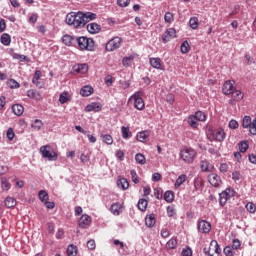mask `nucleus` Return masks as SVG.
I'll list each match as a JSON object with an SVG mask.
<instances>
[{
  "mask_svg": "<svg viewBox=\"0 0 256 256\" xmlns=\"http://www.w3.org/2000/svg\"><path fill=\"white\" fill-rule=\"evenodd\" d=\"M67 25H72L76 29H81L85 25V19L83 18V12H70L66 15Z\"/></svg>",
  "mask_w": 256,
  "mask_h": 256,
  "instance_id": "obj_1",
  "label": "nucleus"
},
{
  "mask_svg": "<svg viewBox=\"0 0 256 256\" xmlns=\"http://www.w3.org/2000/svg\"><path fill=\"white\" fill-rule=\"evenodd\" d=\"M76 43H78L80 51H93L95 49V41L92 38L81 36L76 38Z\"/></svg>",
  "mask_w": 256,
  "mask_h": 256,
  "instance_id": "obj_2",
  "label": "nucleus"
},
{
  "mask_svg": "<svg viewBox=\"0 0 256 256\" xmlns=\"http://www.w3.org/2000/svg\"><path fill=\"white\" fill-rule=\"evenodd\" d=\"M195 157H197V152L193 148L184 147L180 151V159H182L184 163H193V161H195Z\"/></svg>",
  "mask_w": 256,
  "mask_h": 256,
  "instance_id": "obj_3",
  "label": "nucleus"
},
{
  "mask_svg": "<svg viewBox=\"0 0 256 256\" xmlns=\"http://www.w3.org/2000/svg\"><path fill=\"white\" fill-rule=\"evenodd\" d=\"M207 137L210 141H218L223 143L225 141V130L223 128L209 129L207 132Z\"/></svg>",
  "mask_w": 256,
  "mask_h": 256,
  "instance_id": "obj_4",
  "label": "nucleus"
},
{
  "mask_svg": "<svg viewBox=\"0 0 256 256\" xmlns=\"http://www.w3.org/2000/svg\"><path fill=\"white\" fill-rule=\"evenodd\" d=\"M40 153L44 159L48 161H57V152L53 151L50 145L40 147Z\"/></svg>",
  "mask_w": 256,
  "mask_h": 256,
  "instance_id": "obj_5",
  "label": "nucleus"
},
{
  "mask_svg": "<svg viewBox=\"0 0 256 256\" xmlns=\"http://www.w3.org/2000/svg\"><path fill=\"white\" fill-rule=\"evenodd\" d=\"M242 127L243 129H249L251 135H256V118L252 120L251 116H244L242 119Z\"/></svg>",
  "mask_w": 256,
  "mask_h": 256,
  "instance_id": "obj_6",
  "label": "nucleus"
},
{
  "mask_svg": "<svg viewBox=\"0 0 256 256\" xmlns=\"http://www.w3.org/2000/svg\"><path fill=\"white\" fill-rule=\"evenodd\" d=\"M141 95V92H135L129 99V101H133L134 107L138 111H143V109H145V101H143Z\"/></svg>",
  "mask_w": 256,
  "mask_h": 256,
  "instance_id": "obj_7",
  "label": "nucleus"
},
{
  "mask_svg": "<svg viewBox=\"0 0 256 256\" xmlns=\"http://www.w3.org/2000/svg\"><path fill=\"white\" fill-rule=\"evenodd\" d=\"M121 43H123V39L119 36H116L106 43L105 49L109 52L117 51V49L121 47Z\"/></svg>",
  "mask_w": 256,
  "mask_h": 256,
  "instance_id": "obj_8",
  "label": "nucleus"
},
{
  "mask_svg": "<svg viewBox=\"0 0 256 256\" xmlns=\"http://www.w3.org/2000/svg\"><path fill=\"white\" fill-rule=\"evenodd\" d=\"M230 95L231 99L229 100V105H237V103L245 97V94H243L241 90H237V88Z\"/></svg>",
  "mask_w": 256,
  "mask_h": 256,
  "instance_id": "obj_9",
  "label": "nucleus"
},
{
  "mask_svg": "<svg viewBox=\"0 0 256 256\" xmlns=\"http://www.w3.org/2000/svg\"><path fill=\"white\" fill-rule=\"evenodd\" d=\"M237 88H235V81L227 80L222 87V93L225 95H231Z\"/></svg>",
  "mask_w": 256,
  "mask_h": 256,
  "instance_id": "obj_10",
  "label": "nucleus"
},
{
  "mask_svg": "<svg viewBox=\"0 0 256 256\" xmlns=\"http://www.w3.org/2000/svg\"><path fill=\"white\" fill-rule=\"evenodd\" d=\"M174 37H177V31L175 30V28H169L162 35V41L163 43H169V41H171V39H174Z\"/></svg>",
  "mask_w": 256,
  "mask_h": 256,
  "instance_id": "obj_11",
  "label": "nucleus"
},
{
  "mask_svg": "<svg viewBox=\"0 0 256 256\" xmlns=\"http://www.w3.org/2000/svg\"><path fill=\"white\" fill-rule=\"evenodd\" d=\"M208 181L212 187H220L221 186V177L215 173H211L208 175Z\"/></svg>",
  "mask_w": 256,
  "mask_h": 256,
  "instance_id": "obj_12",
  "label": "nucleus"
},
{
  "mask_svg": "<svg viewBox=\"0 0 256 256\" xmlns=\"http://www.w3.org/2000/svg\"><path fill=\"white\" fill-rule=\"evenodd\" d=\"M78 225L82 229L89 227V225H91V217L87 214L82 215L78 221Z\"/></svg>",
  "mask_w": 256,
  "mask_h": 256,
  "instance_id": "obj_13",
  "label": "nucleus"
},
{
  "mask_svg": "<svg viewBox=\"0 0 256 256\" xmlns=\"http://www.w3.org/2000/svg\"><path fill=\"white\" fill-rule=\"evenodd\" d=\"M198 231L200 233H209V231H211V223H209L205 220H201L198 223Z\"/></svg>",
  "mask_w": 256,
  "mask_h": 256,
  "instance_id": "obj_14",
  "label": "nucleus"
},
{
  "mask_svg": "<svg viewBox=\"0 0 256 256\" xmlns=\"http://www.w3.org/2000/svg\"><path fill=\"white\" fill-rule=\"evenodd\" d=\"M62 43H64L66 47H73V45L77 43V38L66 34L62 36Z\"/></svg>",
  "mask_w": 256,
  "mask_h": 256,
  "instance_id": "obj_15",
  "label": "nucleus"
},
{
  "mask_svg": "<svg viewBox=\"0 0 256 256\" xmlns=\"http://www.w3.org/2000/svg\"><path fill=\"white\" fill-rule=\"evenodd\" d=\"M74 73H80L81 75H85L87 71H89V65L87 64H76L73 66Z\"/></svg>",
  "mask_w": 256,
  "mask_h": 256,
  "instance_id": "obj_16",
  "label": "nucleus"
},
{
  "mask_svg": "<svg viewBox=\"0 0 256 256\" xmlns=\"http://www.w3.org/2000/svg\"><path fill=\"white\" fill-rule=\"evenodd\" d=\"M110 211L113 215H121L123 213V203H114L110 207Z\"/></svg>",
  "mask_w": 256,
  "mask_h": 256,
  "instance_id": "obj_17",
  "label": "nucleus"
},
{
  "mask_svg": "<svg viewBox=\"0 0 256 256\" xmlns=\"http://www.w3.org/2000/svg\"><path fill=\"white\" fill-rule=\"evenodd\" d=\"M149 63L153 69L163 70V61H161V58H150Z\"/></svg>",
  "mask_w": 256,
  "mask_h": 256,
  "instance_id": "obj_18",
  "label": "nucleus"
},
{
  "mask_svg": "<svg viewBox=\"0 0 256 256\" xmlns=\"http://www.w3.org/2000/svg\"><path fill=\"white\" fill-rule=\"evenodd\" d=\"M87 31L91 33V35H95L101 31V25L97 23H90L87 25Z\"/></svg>",
  "mask_w": 256,
  "mask_h": 256,
  "instance_id": "obj_19",
  "label": "nucleus"
},
{
  "mask_svg": "<svg viewBox=\"0 0 256 256\" xmlns=\"http://www.w3.org/2000/svg\"><path fill=\"white\" fill-rule=\"evenodd\" d=\"M93 91H94L93 87L86 85L81 88L80 95H82V97H89V96L93 95Z\"/></svg>",
  "mask_w": 256,
  "mask_h": 256,
  "instance_id": "obj_20",
  "label": "nucleus"
},
{
  "mask_svg": "<svg viewBox=\"0 0 256 256\" xmlns=\"http://www.w3.org/2000/svg\"><path fill=\"white\" fill-rule=\"evenodd\" d=\"M83 19H84V24L87 25L89 21H95V19H97V14L93 12L83 13Z\"/></svg>",
  "mask_w": 256,
  "mask_h": 256,
  "instance_id": "obj_21",
  "label": "nucleus"
},
{
  "mask_svg": "<svg viewBox=\"0 0 256 256\" xmlns=\"http://www.w3.org/2000/svg\"><path fill=\"white\" fill-rule=\"evenodd\" d=\"M149 135L151 133L149 131H142L137 134V141H140V143H145L147 139H149Z\"/></svg>",
  "mask_w": 256,
  "mask_h": 256,
  "instance_id": "obj_22",
  "label": "nucleus"
},
{
  "mask_svg": "<svg viewBox=\"0 0 256 256\" xmlns=\"http://www.w3.org/2000/svg\"><path fill=\"white\" fill-rule=\"evenodd\" d=\"M12 111L14 115H17V117H21V115H23V112L25 111V108L23 107V105L15 104L12 106Z\"/></svg>",
  "mask_w": 256,
  "mask_h": 256,
  "instance_id": "obj_23",
  "label": "nucleus"
},
{
  "mask_svg": "<svg viewBox=\"0 0 256 256\" xmlns=\"http://www.w3.org/2000/svg\"><path fill=\"white\" fill-rule=\"evenodd\" d=\"M117 187L119 189H123V191H126V189H129V181L125 178H120L117 180Z\"/></svg>",
  "mask_w": 256,
  "mask_h": 256,
  "instance_id": "obj_24",
  "label": "nucleus"
},
{
  "mask_svg": "<svg viewBox=\"0 0 256 256\" xmlns=\"http://www.w3.org/2000/svg\"><path fill=\"white\" fill-rule=\"evenodd\" d=\"M68 101H71V94H69V92H62L59 97V103L65 105Z\"/></svg>",
  "mask_w": 256,
  "mask_h": 256,
  "instance_id": "obj_25",
  "label": "nucleus"
},
{
  "mask_svg": "<svg viewBox=\"0 0 256 256\" xmlns=\"http://www.w3.org/2000/svg\"><path fill=\"white\" fill-rule=\"evenodd\" d=\"M133 61H135V55H130L128 57H124L122 59V65L124 67H131L133 65Z\"/></svg>",
  "mask_w": 256,
  "mask_h": 256,
  "instance_id": "obj_26",
  "label": "nucleus"
},
{
  "mask_svg": "<svg viewBox=\"0 0 256 256\" xmlns=\"http://www.w3.org/2000/svg\"><path fill=\"white\" fill-rule=\"evenodd\" d=\"M145 223L147 227H154L156 220H155V214H149L145 218Z\"/></svg>",
  "mask_w": 256,
  "mask_h": 256,
  "instance_id": "obj_27",
  "label": "nucleus"
},
{
  "mask_svg": "<svg viewBox=\"0 0 256 256\" xmlns=\"http://www.w3.org/2000/svg\"><path fill=\"white\" fill-rule=\"evenodd\" d=\"M4 205L7 207V209H11L17 205V200L13 197H7L4 201Z\"/></svg>",
  "mask_w": 256,
  "mask_h": 256,
  "instance_id": "obj_28",
  "label": "nucleus"
},
{
  "mask_svg": "<svg viewBox=\"0 0 256 256\" xmlns=\"http://www.w3.org/2000/svg\"><path fill=\"white\" fill-rule=\"evenodd\" d=\"M185 181H187V175L181 174L174 184L175 188L179 189V187H181L185 183Z\"/></svg>",
  "mask_w": 256,
  "mask_h": 256,
  "instance_id": "obj_29",
  "label": "nucleus"
},
{
  "mask_svg": "<svg viewBox=\"0 0 256 256\" xmlns=\"http://www.w3.org/2000/svg\"><path fill=\"white\" fill-rule=\"evenodd\" d=\"M231 197V194L229 193H219V203L223 207L227 201H229V198Z\"/></svg>",
  "mask_w": 256,
  "mask_h": 256,
  "instance_id": "obj_30",
  "label": "nucleus"
},
{
  "mask_svg": "<svg viewBox=\"0 0 256 256\" xmlns=\"http://www.w3.org/2000/svg\"><path fill=\"white\" fill-rule=\"evenodd\" d=\"M85 111L91 113V111H101V105L97 103L89 104L86 106Z\"/></svg>",
  "mask_w": 256,
  "mask_h": 256,
  "instance_id": "obj_31",
  "label": "nucleus"
},
{
  "mask_svg": "<svg viewBox=\"0 0 256 256\" xmlns=\"http://www.w3.org/2000/svg\"><path fill=\"white\" fill-rule=\"evenodd\" d=\"M238 148L240 153H247V150L249 149V141L247 140L241 141L238 144Z\"/></svg>",
  "mask_w": 256,
  "mask_h": 256,
  "instance_id": "obj_32",
  "label": "nucleus"
},
{
  "mask_svg": "<svg viewBox=\"0 0 256 256\" xmlns=\"http://www.w3.org/2000/svg\"><path fill=\"white\" fill-rule=\"evenodd\" d=\"M200 167H201V170L204 171L205 173H207V172L211 171V169H213L211 167V164L207 160H202L200 162Z\"/></svg>",
  "mask_w": 256,
  "mask_h": 256,
  "instance_id": "obj_33",
  "label": "nucleus"
},
{
  "mask_svg": "<svg viewBox=\"0 0 256 256\" xmlns=\"http://www.w3.org/2000/svg\"><path fill=\"white\" fill-rule=\"evenodd\" d=\"M178 241L177 238L172 237L167 243H166V249H177Z\"/></svg>",
  "mask_w": 256,
  "mask_h": 256,
  "instance_id": "obj_34",
  "label": "nucleus"
},
{
  "mask_svg": "<svg viewBox=\"0 0 256 256\" xmlns=\"http://www.w3.org/2000/svg\"><path fill=\"white\" fill-rule=\"evenodd\" d=\"M100 137L106 145H113V136L109 134H101Z\"/></svg>",
  "mask_w": 256,
  "mask_h": 256,
  "instance_id": "obj_35",
  "label": "nucleus"
},
{
  "mask_svg": "<svg viewBox=\"0 0 256 256\" xmlns=\"http://www.w3.org/2000/svg\"><path fill=\"white\" fill-rule=\"evenodd\" d=\"M197 118L195 117V115H190L188 117V124L190 125V127H192V129H197L199 123H197Z\"/></svg>",
  "mask_w": 256,
  "mask_h": 256,
  "instance_id": "obj_36",
  "label": "nucleus"
},
{
  "mask_svg": "<svg viewBox=\"0 0 256 256\" xmlns=\"http://www.w3.org/2000/svg\"><path fill=\"white\" fill-rule=\"evenodd\" d=\"M1 187L3 191H9L11 189V183L6 177L1 178Z\"/></svg>",
  "mask_w": 256,
  "mask_h": 256,
  "instance_id": "obj_37",
  "label": "nucleus"
},
{
  "mask_svg": "<svg viewBox=\"0 0 256 256\" xmlns=\"http://www.w3.org/2000/svg\"><path fill=\"white\" fill-rule=\"evenodd\" d=\"M135 161L139 165H145V163H147V159L145 158V155H143L141 153H138L135 155Z\"/></svg>",
  "mask_w": 256,
  "mask_h": 256,
  "instance_id": "obj_38",
  "label": "nucleus"
},
{
  "mask_svg": "<svg viewBox=\"0 0 256 256\" xmlns=\"http://www.w3.org/2000/svg\"><path fill=\"white\" fill-rule=\"evenodd\" d=\"M0 41L2 43V45H11V36L7 33H4L1 38Z\"/></svg>",
  "mask_w": 256,
  "mask_h": 256,
  "instance_id": "obj_39",
  "label": "nucleus"
},
{
  "mask_svg": "<svg viewBox=\"0 0 256 256\" xmlns=\"http://www.w3.org/2000/svg\"><path fill=\"white\" fill-rule=\"evenodd\" d=\"M164 21L165 23H168L169 25H171V23L175 21V15H173V13L171 12H166L164 15Z\"/></svg>",
  "mask_w": 256,
  "mask_h": 256,
  "instance_id": "obj_40",
  "label": "nucleus"
},
{
  "mask_svg": "<svg viewBox=\"0 0 256 256\" xmlns=\"http://www.w3.org/2000/svg\"><path fill=\"white\" fill-rule=\"evenodd\" d=\"M66 253L68 256H77V246L73 244L69 245Z\"/></svg>",
  "mask_w": 256,
  "mask_h": 256,
  "instance_id": "obj_41",
  "label": "nucleus"
},
{
  "mask_svg": "<svg viewBox=\"0 0 256 256\" xmlns=\"http://www.w3.org/2000/svg\"><path fill=\"white\" fill-rule=\"evenodd\" d=\"M194 117L197 119V121H207V115L203 111H197L194 114Z\"/></svg>",
  "mask_w": 256,
  "mask_h": 256,
  "instance_id": "obj_42",
  "label": "nucleus"
},
{
  "mask_svg": "<svg viewBox=\"0 0 256 256\" xmlns=\"http://www.w3.org/2000/svg\"><path fill=\"white\" fill-rule=\"evenodd\" d=\"M7 85L10 89H19V87H21V84H19L15 79H9L7 81Z\"/></svg>",
  "mask_w": 256,
  "mask_h": 256,
  "instance_id": "obj_43",
  "label": "nucleus"
},
{
  "mask_svg": "<svg viewBox=\"0 0 256 256\" xmlns=\"http://www.w3.org/2000/svg\"><path fill=\"white\" fill-rule=\"evenodd\" d=\"M148 202L145 199H140L138 201V209L140 211H146L147 210Z\"/></svg>",
  "mask_w": 256,
  "mask_h": 256,
  "instance_id": "obj_44",
  "label": "nucleus"
},
{
  "mask_svg": "<svg viewBox=\"0 0 256 256\" xmlns=\"http://www.w3.org/2000/svg\"><path fill=\"white\" fill-rule=\"evenodd\" d=\"M191 47L189 46V42L184 41L180 46L181 53H189Z\"/></svg>",
  "mask_w": 256,
  "mask_h": 256,
  "instance_id": "obj_45",
  "label": "nucleus"
},
{
  "mask_svg": "<svg viewBox=\"0 0 256 256\" xmlns=\"http://www.w3.org/2000/svg\"><path fill=\"white\" fill-rule=\"evenodd\" d=\"M191 29H197L199 27V19L197 17H192L189 21Z\"/></svg>",
  "mask_w": 256,
  "mask_h": 256,
  "instance_id": "obj_46",
  "label": "nucleus"
},
{
  "mask_svg": "<svg viewBox=\"0 0 256 256\" xmlns=\"http://www.w3.org/2000/svg\"><path fill=\"white\" fill-rule=\"evenodd\" d=\"M39 79H41V70H36L32 79V83H34V85H39Z\"/></svg>",
  "mask_w": 256,
  "mask_h": 256,
  "instance_id": "obj_47",
  "label": "nucleus"
},
{
  "mask_svg": "<svg viewBox=\"0 0 256 256\" xmlns=\"http://www.w3.org/2000/svg\"><path fill=\"white\" fill-rule=\"evenodd\" d=\"M43 127V121L36 119L34 120V123L32 124V129H35V131H39Z\"/></svg>",
  "mask_w": 256,
  "mask_h": 256,
  "instance_id": "obj_48",
  "label": "nucleus"
},
{
  "mask_svg": "<svg viewBox=\"0 0 256 256\" xmlns=\"http://www.w3.org/2000/svg\"><path fill=\"white\" fill-rule=\"evenodd\" d=\"M121 131L123 139H129V137H131V132L128 127L122 126Z\"/></svg>",
  "mask_w": 256,
  "mask_h": 256,
  "instance_id": "obj_49",
  "label": "nucleus"
},
{
  "mask_svg": "<svg viewBox=\"0 0 256 256\" xmlns=\"http://www.w3.org/2000/svg\"><path fill=\"white\" fill-rule=\"evenodd\" d=\"M164 199L167 203H173L175 201L174 193H164Z\"/></svg>",
  "mask_w": 256,
  "mask_h": 256,
  "instance_id": "obj_50",
  "label": "nucleus"
},
{
  "mask_svg": "<svg viewBox=\"0 0 256 256\" xmlns=\"http://www.w3.org/2000/svg\"><path fill=\"white\" fill-rule=\"evenodd\" d=\"M6 137L7 139H9V141H13V139H15V131L13 130V128H9L7 130Z\"/></svg>",
  "mask_w": 256,
  "mask_h": 256,
  "instance_id": "obj_51",
  "label": "nucleus"
},
{
  "mask_svg": "<svg viewBox=\"0 0 256 256\" xmlns=\"http://www.w3.org/2000/svg\"><path fill=\"white\" fill-rule=\"evenodd\" d=\"M38 197L42 203H47L49 201V194L48 193H38Z\"/></svg>",
  "mask_w": 256,
  "mask_h": 256,
  "instance_id": "obj_52",
  "label": "nucleus"
},
{
  "mask_svg": "<svg viewBox=\"0 0 256 256\" xmlns=\"http://www.w3.org/2000/svg\"><path fill=\"white\" fill-rule=\"evenodd\" d=\"M104 83H105V85H107V87H111L113 85V76L107 75L104 78Z\"/></svg>",
  "mask_w": 256,
  "mask_h": 256,
  "instance_id": "obj_53",
  "label": "nucleus"
},
{
  "mask_svg": "<svg viewBox=\"0 0 256 256\" xmlns=\"http://www.w3.org/2000/svg\"><path fill=\"white\" fill-rule=\"evenodd\" d=\"M246 209H247V211H249V213H255L256 206L253 204V202H248L246 204Z\"/></svg>",
  "mask_w": 256,
  "mask_h": 256,
  "instance_id": "obj_54",
  "label": "nucleus"
},
{
  "mask_svg": "<svg viewBox=\"0 0 256 256\" xmlns=\"http://www.w3.org/2000/svg\"><path fill=\"white\" fill-rule=\"evenodd\" d=\"M241 247V241L239 239H234L232 241V249H234V251H237V249H239Z\"/></svg>",
  "mask_w": 256,
  "mask_h": 256,
  "instance_id": "obj_55",
  "label": "nucleus"
},
{
  "mask_svg": "<svg viewBox=\"0 0 256 256\" xmlns=\"http://www.w3.org/2000/svg\"><path fill=\"white\" fill-rule=\"evenodd\" d=\"M167 215H168V217H175V215H176L175 207L168 206L167 207Z\"/></svg>",
  "mask_w": 256,
  "mask_h": 256,
  "instance_id": "obj_56",
  "label": "nucleus"
},
{
  "mask_svg": "<svg viewBox=\"0 0 256 256\" xmlns=\"http://www.w3.org/2000/svg\"><path fill=\"white\" fill-rule=\"evenodd\" d=\"M181 255L182 256H193V250H191L189 247H186L182 250Z\"/></svg>",
  "mask_w": 256,
  "mask_h": 256,
  "instance_id": "obj_57",
  "label": "nucleus"
},
{
  "mask_svg": "<svg viewBox=\"0 0 256 256\" xmlns=\"http://www.w3.org/2000/svg\"><path fill=\"white\" fill-rule=\"evenodd\" d=\"M14 181H15V187H18V189L23 188L25 185V182L22 180H19V178L17 177L14 178Z\"/></svg>",
  "mask_w": 256,
  "mask_h": 256,
  "instance_id": "obj_58",
  "label": "nucleus"
},
{
  "mask_svg": "<svg viewBox=\"0 0 256 256\" xmlns=\"http://www.w3.org/2000/svg\"><path fill=\"white\" fill-rule=\"evenodd\" d=\"M129 3H131V0H117L119 7H128Z\"/></svg>",
  "mask_w": 256,
  "mask_h": 256,
  "instance_id": "obj_59",
  "label": "nucleus"
},
{
  "mask_svg": "<svg viewBox=\"0 0 256 256\" xmlns=\"http://www.w3.org/2000/svg\"><path fill=\"white\" fill-rule=\"evenodd\" d=\"M116 157H117V159H119V161H124L125 160V152H123V150L116 151Z\"/></svg>",
  "mask_w": 256,
  "mask_h": 256,
  "instance_id": "obj_60",
  "label": "nucleus"
},
{
  "mask_svg": "<svg viewBox=\"0 0 256 256\" xmlns=\"http://www.w3.org/2000/svg\"><path fill=\"white\" fill-rule=\"evenodd\" d=\"M224 255L226 256H233V248L231 246H226L224 248Z\"/></svg>",
  "mask_w": 256,
  "mask_h": 256,
  "instance_id": "obj_61",
  "label": "nucleus"
},
{
  "mask_svg": "<svg viewBox=\"0 0 256 256\" xmlns=\"http://www.w3.org/2000/svg\"><path fill=\"white\" fill-rule=\"evenodd\" d=\"M228 126H229L230 129H238L239 128V122H237L236 120H230Z\"/></svg>",
  "mask_w": 256,
  "mask_h": 256,
  "instance_id": "obj_62",
  "label": "nucleus"
},
{
  "mask_svg": "<svg viewBox=\"0 0 256 256\" xmlns=\"http://www.w3.org/2000/svg\"><path fill=\"white\" fill-rule=\"evenodd\" d=\"M160 235H161V237H163V239H167V237H169V235H171V233L169 232V230L167 228H163L161 230Z\"/></svg>",
  "mask_w": 256,
  "mask_h": 256,
  "instance_id": "obj_63",
  "label": "nucleus"
},
{
  "mask_svg": "<svg viewBox=\"0 0 256 256\" xmlns=\"http://www.w3.org/2000/svg\"><path fill=\"white\" fill-rule=\"evenodd\" d=\"M87 247H88V249H90L91 251H93V249H95V247H96L95 240H89V241L87 242Z\"/></svg>",
  "mask_w": 256,
  "mask_h": 256,
  "instance_id": "obj_64",
  "label": "nucleus"
}]
</instances>
